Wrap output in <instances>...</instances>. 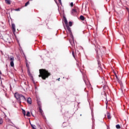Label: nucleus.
Masks as SVG:
<instances>
[{"mask_svg": "<svg viewBox=\"0 0 129 129\" xmlns=\"http://www.w3.org/2000/svg\"><path fill=\"white\" fill-rule=\"evenodd\" d=\"M49 76H51V73L46 69H41L39 70V75L38 77H41L43 80H46V79L48 78Z\"/></svg>", "mask_w": 129, "mask_h": 129, "instance_id": "1", "label": "nucleus"}, {"mask_svg": "<svg viewBox=\"0 0 129 129\" xmlns=\"http://www.w3.org/2000/svg\"><path fill=\"white\" fill-rule=\"evenodd\" d=\"M14 96L16 98L17 100L18 101L19 104H21L22 101H26V97L22 94H20L19 93H15Z\"/></svg>", "mask_w": 129, "mask_h": 129, "instance_id": "2", "label": "nucleus"}, {"mask_svg": "<svg viewBox=\"0 0 129 129\" xmlns=\"http://www.w3.org/2000/svg\"><path fill=\"white\" fill-rule=\"evenodd\" d=\"M8 59H9L10 61H11L10 66H11V67H14V66H15V64L14 63V61H15V58L14 57V56H11L10 57H8Z\"/></svg>", "mask_w": 129, "mask_h": 129, "instance_id": "3", "label": "nucleus"}, {"mask_svg": "<svg viewBox=\"0 0 129 129\" xmlns=\"http://www.w3.org/2000/svg\"><path fill=\"white\" fill-rule=\"evenodd\" d=\"M39 111L43 117H45V116L44 115V112H43V110H42V106L39 107Z\"/></svg>", "mask_w": 129, "mask_h": 129, "instance_id": "4", "label": "nucleus"}, {"mask_svg": "<svg viewBox=\"0 0 129 129\" xmlns=\"http://www.w3.org/2000/svg\"><path fill=\"white\" fill-rule=\"evenodd\" d=\"M12 28L13 33H15L16 32V25H15V24H12Z\"/></svg>", "mask_w": 129, "mask_h": 129, "instance_id": "5", "label": "nucleus"}, {"mask_svg": "<svg viewBox=\"0 0 129 129\" xmlns=\"http://www.w3.org/2000/svg\"><path fill=\"white\" fill-rule=\"evenodd\" d=\"M27 102L29 104H32V99H31V98H28L27 100Z\"/></svg>", "mask_w": 129, "mask_h": 129, "instance_id": "6", "label": "nucleus"}, {"mask_svg": "<svg viewBox=\"0 0 129 129\" xmlns=\"http://www.w3.org/2000/svg\"><path fill=\"white\" fill-rule=\"evenodd\" d=\"M63 21L64 22V23L66 24V26L68 25V21H67V19H66V17H63Z\"/></svg>", "mask_w": 129, "mask_h": 129, "instance_id": "7", "label": "nucleus"}, {"mask_svg": "<svg viewBox=\"0 0 129 129\" xmlns=\"http://www.w3.org/2000/svg\"><path fill=\"white\" fill-rule=\"evenodd\" d=\"M27 73L30 77H32V75L31 74V71H30V69H27Z\"/></svg>", "mask_w": 129, "mask_h": 129, "instance_id": "8", "label": "nucleus"}, {"mask_svg": "<svg viewBox=\"0 0 129 129\" xmlns=\"http://www.w3.org/2000/svg\"><path fill=\"white\" fill-rule=\"evenodd\" d=\"M77 13V10L76 9H73L72 10V14L73 15H75V14H76Z\"/></svg>", "mask_w": 129, "mask_h": 129, "instance_id": "9", "label": "nucleus"}, {"mask_svg": "<svg viewBox=\"0 0 129 129\" xmlns=\"http://www.w3.org/2000/svg\"><path fill=\"white\" fill-rule=\"evenodd\" d=\"M66 27L67 28V30L69 32H71V28L69 27V24L68 25H66Z\"/></svg>", "mask_w": 129, "mask_h": 129, "instance_id": "10", "label": "nucleus"}, {"mask_svg": "<svg viewBox=\"0 0 129 129\" xmlns=\"http://www.w3.org/2000/svg\"><path fill=\"white\" fill-rule=\"evenodd\" d=\"M107 117L108 119H110V118H111V116L110 115V113H107Z\"/></svg>", "mask_w": 129, "mask_h": 129, "instance_id": "11", "label": "nucleus"}, {"mask_svg": "<svg viewBox=\"0 0 129 129\" xmlns=\"http://www.w3.org/2000/svg\"><path fill=\"white\" fill-rule=\"evenodd\" d=\"M80 20H81V21H84V20H85V17H84V16L81 15L80 17Z\"/></svg>", "mask_w": 129, "mask_h": 129, "instance_id": "12", "label": "nucleus"}, {"mask_svg": "<svg viewBox=\"0 0 129 129\" xmlns=\"http://www.w3.org/2000/svg\"><path fill=\"white\" fill-rule=\"evenodd\" d=\"M5 3L7 4V5H11V1L10 0H5Z\"/></svg>", "mask_w": 129, "mask_h": 129, "instance_id": "13", "label": "nucleus"}, {"mask_svg": "<svg viewBox=\"0 0 129 129\" xmlns=\"http://www.w3.org/2000/svg\"><path fill=\"white\" fill-rule=\"evenodd\" d=\"M26 116H28L29 117V116H31V114H30V112L28 111V112H27Z\"/></svg>", "mask_w": 129, "mask_h": 129, "instance_id": "14", "label": "nucleus"}, {"mask_svg": "<svg viewBox=\"0 0 129 129\" xmlns=\"http://www.w3.org/2000/svg\"><path fill=\"white\" fill-rule=\"evenodd\" d=\"M120 124H117L116 125V128L119 129L120 128Z\"/></svg>", "mask_w": 129, "mask_h": 129, "instance_id": "15", "label": "nucleus"}, {"mask_svg": "<svg viewBox=\"0 0 129 129\" xmlns=\"http://www.w3.org/2000/svg\"><path fill=\"white\" fill-rule=\"evenodd\" d=\"M37 104L39 105V106H42L41 104V102L40 101H37Z\"/></svg>", "mask_w": 129, "mask_h": 129, "instance_id": "16", "label": "nucleus"}, {"mask_svg": "<svg viewBox=\"0 0 129 129\" xmlns=\"http://www.w3.org/2000/svg\"><path fill=\"white\" fill-rule=\"evenodd\" d=\"M72 55H73L74 58H75V52H74V51H73V50L72 51Z\"/></svg>", "mask_w": 129, "mask_h": 129, "instance_id": "17", "label": "nucleus"}, {"mask_svg": "<svg viewBox=\"0 0 129 129\" xmlns=\"http://www.w3.org/2000/svg\"><path fill=\"white\" fill-rule=\"evenodd\" d=\"M26 67L27 68V69H30L29 63H28V62H26Z\"/></svg>", "mask_w": 129, "mask_h": 129, "instance_id": "18", "label": "nucleus"}, {"mask_svg": "<svg viewBox=\"0 0 129 129\" xmlns=\"http://www.w3.org/2000/svg\"><path fill=\"white\" fill-rule=\"evenodd\" d=\"M70 42L71 45H73V44H74V41L73 40H70Z\"/></svg>", "mask_w": 129, "mask_h": 129, "instance_id": "19", "label": "nucleus"}, {"mask_svg": "<svg viewBox=\"0 0 129 129\" xmlns=\"http://www.w3.org/2000/svg\"><path fill=\"white\" fill-rule=\"evenodd\" d=\"M30 4V2H27L26 3H25V7H27L28 6V5H29Z\"/></svg>", "mask_w": 129, "mask_h": 129, "instance_id": "20", "label": "nucleus"}, {"mask_svg": "<svg viewBox=\"0 0 129 129\" xmlns=\"http://www.w3.org/2000/svg\"><path fill=\"white\" fill-rule=\"evenodd\" d=\"M69 24L70 27H72V22L70 21V22H69Z\"/></svg>", "mask_w": 129, "mask_h": 129, "instance_id": "21", "label": "nucleus"}, {"mask_svg": "<svg viewBox=\"0 0 129 129\" xmlns=\"http://www.w3.org/2000/svg\"><path fill=\"white\" fill-rule=\"evenodd\" d=\"M22 112H23L24 115H26V111H25V110L23 109Z\"/></svg>", "mask_w": 129, "mask_h": 129, "instance_id": "22", "label": "nucleus"}, {"mask_svg": "<svg viewBox=\"0 0 129 129\" xmlns=\"http://www.w3.org/2000/svg\"><path fill=\"white\" fill-rule=\"evenodd\" d=\"M98 65H99V67H100V68L101 69H102L101 64H99V61H98Z\"/></svg>", "mask_w": 129, "mask_h": 129, "instance_id": "23", "label": "nucleus"}, {"mask_svg": "<svg viewBox=\"0 0 129 129\" xmlns=\"http://www.w3.org/2000/svg\"><path fill=\"white\" fill-rule=\"evenodd\" d=\"M2 123H3V119H0V124H2Z\"/></svg>", "mask_w": 129, "mask_h": 129, "instance_id": "24", "label": "nucleus"}, {"mask_svg": "<svg viewBox=\"0 0 129 129\" xmlns=\"http://www.w3.org/2000/svg\"><path fill=\"white\" fill-rule=\"evenodd\" d=\"M15 11H17V12H19L20 11V8H18L17 9H15Z\"/></svg>", "mask_w": 129, "mask_h": 129, "instance_id": "25", "label": "nucleus"}, {"mask_svg": "<svg viewBox=\"0 0 129 129\" xmlns=\"http://www.w3.org/2000/svg\"><path fill=\"white\" fill-rule=\"evenodd\" d=\"M71 7H73V3H71Z\"/></svg>", "mask_w": 129, "mask_h": 129, "instance_id": "26", "label": "nucleus"}, {"mask_svg": "<svg viewBox=\"0 0 129 129\" xmlns=\"http://www.w3.org/2000/svg\"><path fill=\"white\" fill-rule=\"evenodd\" d=\"M33 129H36V128H35V127H34L33 125H31Z\"/></svg>", "mask_w": 129, "mask_h": 129, "instance_id": "27", "label": "nucleus"}, {"mask_svg": "<svg viewBox=\"0 0 129 129\" xmlns=\"http://www.w3.org/2000/svg\"><path fill=\"white\" fill-rule=\"evenodd\" d=\"M77 66L78 67H80V64H78V63H77Z\"/></svg>", "mask_w": 129, "mask_h": 129, "instance_id": "28", "label": "nucleus"}, {"mask_svg": "<svg viewBox=\"0 0 129 129\" xmlns=\"http://www.w3.org/2000/svg\"><path fill=\"white\" fill-rule=\"evenodd\" d=\"M58 1L59 2V4H61V0H58Z\"/></svg>", "mask_w": 129, "mask_h": 129, "instance_id": "29", "label": "nucleus"}, {"mask_svg": "<svg viewBox=\"0 0 129 129\" xmlns=\"http://www.w3.org/2000/svg\"><path fill=\"white\" fill-rule=\"evenodd\" d=\"M31 113L32 115H33V113H32V112H31Z\"/></svg>", "mask_w": 129, "mask_h": 129, "instance_id": "30", "label": "nucleus"}, {"mask_svg": "<svg viewBox=\"0 0 129 129\" xmlns=\"http://www.w3.org/2000/svg\"><path fill=\"white\" fill-rule=\"evenodd\" d=\"M2 74V72H1V71H0V75H1Z\"/></svg>", "mask_w": 129, "mask_h": 129, "instance_id": "31", "label": "nucleus"}, {"mask_svg": "<svg viewBox=\"0 0 129 129\" xmlns=\"http://www.w3.org/2000/svg\"><path fill=\"white\" fill-rule=\"evenodd\" d=\"M116 78H117V76L116 75Z\"/></svg>", "mask_w": 129, "mask_h": 129, "instance_id": "32", "label": "nucleus"}, {"mask_svg": "<svg viewBox=\"0 0 129 129\" xmlns=\"http://www.w3.org/2000/svg\"><path fill=\"white\" fill-rule=\"evenodd\" d=\"M28 31H29V32H30V29H29V30H28Z\"/></svg>", "mask_w": 129, "mask_h": 129, "instance_id": "33", "label": "nucleus"}, {"mask_svg": "<svg viewBox=\"0 0 129 129\" xmlns=\"http://www.w3.org/2000/svg\"><path fill=\"white\" fill-rule=\"evenodd\" d=\"M58 80H60V78L58 79Z\"/></svg>", "mask_w": 129, "mask_h": 129, "instance_id": "34", "label": "nucleus"}, {"mask_svg": "<svg viewBox=\"0 0 129 129\" xmlns=\"http://www.w3.org/2000/svg\"><path fill=\"white\" fill-rule=\"evenodd\" d=\"M29 1H32V0H29Z\"/></svg>", "mask_w": 129, "mask_h": 129, "instance_id": "35", "label": "nucleus"}]
</instances>
